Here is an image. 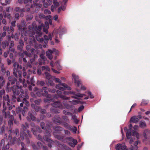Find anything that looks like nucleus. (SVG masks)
<instances>
[{"label":"nucleus","mask_w":150,"mask_h":150,"mask_svg":"<svg viewBox=\"0 0 150 150\" xmlns=\"http://www.w3.org/2000/svg\"><path fill=\"white\" fill-rule=\"evenodd\" d=\"M132 126L131 124H130L129 125V130L128 129L126 133V136L127 139H129L131 135L132 136H136L137 139L139 138V134L136 131H133V130H131Z\"/></svg>","instance_id":"obj_1"},{"label":"nucleus","mask_w":150,"mask_h":150,"mask_svg":"<svg viewBox=\"0 0 150 150\" xmlns=\"http://www.w3.org/2000/svg\"><path fill=\"white\" fill-rule=\"evenodd\" d=\"M144 136L145 139L143 140L144 142L146 144H148L150 142V131L148 129L144 130Z\"/></svg>","instance_id":"obj_2"},{"label":"nucleus","mask_w":150,"mask_h":150,"mask_svg":"<svg viewBox=\"0 0 150 150\" xmlns=\"http://www.w3.org/2000/svg\"><path fill=\"white\" fill-rule=\"evenodd\" d=\"M30 45H27L25 47L26 51H23V53L24 54L25 56L29 58H31L32 57V55L31 53L28 52L30 51V50L32 49Z\"/></svg>","instance_id":"obj_3"},{"label":"nucleus","mask_w":150,"mask_h":150,"mask_svg":"<svg viewBox=\"0 0 150 150\" xmlns=\"http://www.w3.org/2000/svg\"><path fill=\"white\" fill-rule=\"evenodd\" d=\"M141 118L142 116L139 115H138L137 116H134L131 118L130 122L137 123Z\"/></svg>","instance_id":"obj_4"},{"label":"nucleus","mask_w":150,"mask_h":150,"mask_svg":"<svg viewBox=\"0 0 150 150\" xmlns=\"http://www.w3.org/2000/svg\"><path fill=\"white\" fill-rule=\"evenodd\" d=\"M72 78L74 80V82L77 84L78 87H79L80 86H81V82L79 79V77L78 76H76L75 74H72Z\"/></svg>","instance_id":"obj_5"},{"label":"nucleus","mask_w":150,"mask_h":150,"mask_svg":"<svg viewBox=\"0 0 150 150\" xmlns=\"http://www.w3.org/2000/svg\"><path fill=\"white\" fill-rule=\"evenodd\" d=\"M53 107L60 108L61 109H63V106L62 104L61 101L60 100L55 101L54 103L52 104Z\"/></svg>","instance_id":"obj_6"},{"label":"nucleus","mask_w":150,"mask_h":150,"mask_svg":"<svg viewBox=\"0 0 150 150\" xmlns=\"http://www.w3.org/2000/svg\"><path fill=\"white\" fill-rule=\"evenodd\" d=\"M1 74L2 75H4L6 73L7 76L10 75V72L8 70L6 71V69L4 67V66L3 64H2L1 66V69L0 71Z\"/></svg>","instance_id":"obj_7"},{"label":"nucleus","mask_w":150,"mask_h":150,"mask_svg":"<svg viewBox=\"0 0 150 150\" xmlns=\"http://www.w3.org/2000/svg\"><path fill=\"white\" fill-rule=\"evenodd\" d=\"M18 42L19 44L17 47V50L19 51H22L24 45V42L22 39H20Z\"/></svg>","instance_id":"obj_8"},{"label":"nucleus","mask_w":150,"mask_h":150,"mask_svg":"<svg viewBox=\"0 0 150 150\" xmlns=\"http://www.w3.org/2000/svg\"><path fill=\"white\" fill-rule=\"evenodd\" d=\"M28 116L26 117L28 121L30 122L31 120L33 121L35 120L36 118L32 114V112L29 111L28 112Z\"/></svg>","instance_id":"obj_9"},{"label":"nucleus","mask_w":150,"mask_h":150,"mask_svg":"<svg viewBox=\"0 0 150 150\" xmlns=\"http://www.w3.org/2000/svg\"><path fill=\"white\" fill-rule=\"evenodd\" d=\"M55 50V49H53L52 50L49 49L46 52V56L49 59L51 60L52 59L53 56L52 54L54 52Z\"/></svg>","instance_id":"obj_10"},{"label":"nucleus","mask_w":150,"mask_h":150,"mask_svg":"<svg viewBox=\"0 0 150 150\" xmlns=\"http://www.w3.org/2000/svg\"><path fill=\"white\" fill-rule=\"evenodd\" d=\"M52 120L54 122L55 124L61 123V118L59 115H55L54 117L52 119Z\"/></svg>","instance_id":"obj_11"},{"label":"nucleus","mask_w":150,"mask_h":150,"mask_svg":"<svg viewBox=\"0 0 150 150\" xmlns=\"http://www.w3.org/2000/svg\"><path fill=\"white\" fill-rule=\"evenodd\" d=\"M127 146L125 145H122L121 144H118L116 146L117 150H127Z\"/></svg>","instance_id":"obj_12"},{"label":"nucleus","mask_w":150,"mask_h":150,"mask_svg":"<svg viewBox=\"0 0 150 150\" xmlns=\"http://www.w3.org/2000/svg\"><path fill=\"white\" fill-rule=\"evenodd\" d=\"M8 80L11 84L12 85L14 84L17 82V78L15 77L10 76H8Z\"/></svg>","instance_id":"obj_13"},{"label":"nucleus","mask_w":150,"mask_h":150,"mask_svg":"<svg viewBox=\"0 0 150 150\" xmlns=\"http://www.w3.org/2000/svg\"><path fill=\"white\" fill-rule=\"evenodd\" d=\"M43 75L45 76V78L48 80H49L51 79H53L54 76H52L49 73L45 72L44 74H43Z\"/></svg>","instance_id":"obj_14"},{"label":"nucleus","mask_w":150,"mask_h":150,"mask_svg":"<svg viewBox=\"0 0 150 150\" xmlns=\"http://www.w3.org/2000/svg\"><path fill=\"white\" fill-rule=\"evenodd\" d=\"M5 83V80L4 77L2 76H0V89L4 85Z\"/></svg>","instance_id":"obj_15"},{"label":"nucleus","mask_w":150,"mask_h":150,"mask_svg":"<svg viewBox=\"0 0 150 150\" xmlns=\"http://www.w3.org/2000/svg\"><path fill=\"white\" fill-rule=\"evenodd\" d=\"M21 127L23 130L25 131L27 130V129L29 128V125L27 122H25L24 124L21 125Z\"/></svg>","instance_id":"obj_16"},{"label":"nucleus","mask_w":150,"mask_h":150,"mask_svg":"<svg viewBox=\"0 0 150 150\" xmlns=\"http://www.w3.org/2000/svg\"><path fill=\"white\" fill-rule=\"evenodd\" d=\"M3 14L4 18H7L9 19H11L12 17L10 14L8 13H6V12L5 11H3Z\"/></svg>","instance_id":"obj_17"},{"label":"nucleus","mask_w":150,"mask_h":150,"mask_svg":"<svg viewBox=\"0 0 150 150\" xmlns=\"http://www.w3.org/2000/svg\"><path fill=\"white\" fill-rule=\"evenodd\" d=\"M25 95L21 94L19 95V97H20V98H23L25 97L26 98L28 99V90L27 89H25Z\"/></svg>","instance_id":"obj_18"},{"label":"nucleus","mask_w":150,"mask_h":150,"mask_svg":"<svg viewBox=\"0 0 150 150\" xmlns=\"http://www.w3.org/2000/svg\"><path fill=\"white\" fill-rule=\"evenodd\" d=\"M3 106L4 107V109H3L2 111V114L4 115L5 118H6L7 117V113L5 111L7 109V107L6 106H5V103L4 102Z\"/></svg>","instance_id":"obj_19"},{"label":"nucleus","mask_w":150,"mask_h":150,"mask_svg":"<svg viewBox=\"0 0 150 150\" xmlns=\"http://www.w3.org/2000/svg\"><path fill=\"white\" fill-rule=\"evenodd\" d=\"M139 127L142 128L144 129L146 127V125L145 122H140L139 123Z\"/></svg>","instance_id":"obj_20"},{"label":"nucleus","mask_w":150,"mask_h":150,"mask_svg":"<svg viewBox=\"0 0 150 150\" xmlns=\"http://www.w3.org/2000/svg\"><path fill=\"white\" fill-rule=\"evenodd\" d=\"M50 111L52 113L57 114V113H60V111L57 110L53 108H51L50 109Z\"/></svg>","instance_id":"obj_21"},{"label":"nucleus","mask_w":150,"mask_h":150,"mask_svg":"<svg viewBox=\"0 0 150 150\" xmlns=\"http://www.w3.org/2000/svg\"><path fill=\"white\" fill-rule=\"evenodd\" d=\"M138 144V143L137 142V140L136 141L134 144V147H133L132 146H131V147H130V150H134V149H135L136 150H137L138 149V147L137 146V145Z\"/></svg>","instance_id":"obj_22"},{"label":"nucleus","mask_w":150,"mask_h":150,"mask_svg":"<svg viewBox=\"0 0 150 150\" xmlns=\"http://www.w3.org/2000/svg\"><path fill=\"white\" fill-rule=\"evenodd\" d=\"M38 56L36 54H34L33 57L30 59V62L32 64L35 60V59L38 58Z\"/></svg>","instance_id":"obj_23"},{"label":"nucleus","mask_w":150,"mask_h":150,"mask_svg":"<svg viewBox=\"0 0 150 150\" xmlns=\"http://www.w3.org/2000/svg\"><path fill=\"white\" fill-rule=\"evenodd\" d=\"M2 48L4 49H5L6 46H8L9 45L8 42L7 41H3L2 43Z\"/></svg>","instance_id":"obj_24"},{"label":"nucleus","mask_w":150,"mask_h":150,"mask_svg":"<svg viewBox=\"0 0 150 150\" xmlns=\"http://www.w3.org/2000/svg\"><path fill=\"white\" fill-rule=\"evenodd\" d=\"M42 27V25H39L38 27L37 25L35 26L34 27V28L36 32L37 31L40 32L41 30Z\"/></svg>","instance_id":"obj_25"},{"label":"nucleus","mask_w":150,"mask_h":150,"mask_svg":"<svg viewBox=\"0 0 150 150\" xmlns=\"http://www.w3.org/2000/svg\"><path fill=\"white\" fill-rule=\"evenodd\" d=\"M30 52L33 55L35 52L36 54H39L40 52V51L38 50H35L34 48H32L30 50Z\"/></svg>","instance_id":"obj_26"},{"label":"nucleus","mask_w":150,"mask_h":150,"mask_svg":"<svg viewBox=\"0 0 150 150\" xmlns=\"http://www.w3.org/2000/svg\"><path fill=\"white\" fill-rule=\"evenodd\" d=\"M54 129L57 131H62L64 130L60 126H57L54 127Z\"/></svg>","instance_id":"obj_27"},{"label":"nucleus","mask_w":150,"mask_h":150,"mask_svg":"<svg viewBox=\"0 0 150 150\" xmlns=\"http://www.w3.org/2000/svg\"><path fill=\"white\" fill-rule=\"evenodd\" d=\"M22 102L27 106H28L30 105L29 102L25 98H23L22 100Z\"/></svg>","instance_id":"obj_28"},{"label":"nucleus","mask_w":150,"mask_h":150,"mask_svg":"<svg viewBox=\"0 0 150 150\" xmlns=\"http://www.w3.org/2000/svg\"><path fill=\"white\" fill-rule=\"evenodd\" d=\"M37 84L41 86H43L45 85V83L43 81H38Z\"/></svg>","instance_id":"obj_29"},{"label":"nucleus","mask_w":150,"mask_h":150,"mask_svg":"<svg viewBox=\"0 0 150 150\" xmlns=\"http://www.w3.org/2000/svg\"><path fill=\"white\" fill-rule=\"evenodd\" d=\"M18 69L17 67H14L13 69V74L17 78H18V75L17 74V73L18 72Z\"/></svg>","instance_id":"obj_30"},{"label":"nucleus","mask_w":150,"mask_h":150,"mask_svg":"<svg viewBox=\"0 0 150 150\" xmlns=\"http://www.w3.org/2000/svg\"><path fill=\"white\" fill-rule=\"evenodd\" d=\"M54 4L53 8H56L59 6V3L58 2L56 1H53Z\"/></svg>","instance_id":"obj_31"},{"label":"nucleus","mask_w":150,"mask_h":150,"mask_svg":"<svg viewBox=\"0 0 150 150\" xmlns=\"http://www.w3.org/2000/svg\"><path fill=\"white\" fill-rule=\"evenodd\" d=\"M21 150H29L28 149L26 148L25 145L23 142H21Z\"/></svg>","instance_id":"obj_32"},{"label":"nucleus","mask_w":150,"mask_h":150,"mask_svg":"<svg viewBox=\"0 0 150 150\" xmlns=\"http://www.w3.org/2000/svg\"><path fill=\"white\" fill-rule=\"evenodd\" d=\"M11 3V0H5V3L1 2V4L3 6H6L7 4H9Z\"/></svg>","instance_id":"obj_33"},{"label":"nucleus","mask_w":150,"mask_h":150,"mask_svg":"<svg viewBox=\"0 0 150 150\" xmlns=\"http://www.w3.org/2000/svg\"><path fill=\"white\" fill-rule=\"evenodd\" d=\"M61 85L62 86L64 87V88H67L68 90H71V88L70 87L68 86L66 84L64 83H62Z\"/></svg>","instance_id":"obj_34"},{"label":"nucleus","mask_w":150,"mask_h":150,"mask_svg":"<svg viewBox=\"0 0 150 150\" xmlns=\"http://www.w3.org/2000/svg\"><path fill=\"white\" fill-rule=\"evenodd\" d=\"M13 94L16 95H18L20 93L19 91L16 89L14 90V89H13Z\"/></svg>","instance_id":"obj_35"},{"label":"nucleus","mask_w":150,"mask_h":150,"mask_svg":"<svg viewBox=\"0 0 150 150\" xmlns=\"http://www.w3.org/2000/svg\"><path fill=\"white\" fill-rule=\"evenodd\" d=\"M54 65H56L58 69H60L61 68V67L60 65L59 62L58 61H57L55 62L54 63Z\"/></svg>","instance_id":"obj_36"},{"label":"nucleus","mask_w":150,"mask_h":150,"mask_svg":"<svg viewBox=\"0 0 150 150\" xmlns=\"http://www.w3.org/2000/svg\"><path fill=\"white\" fill-rule=\"evenodd\" d=\"M40 37L35 36L36 40L41 42H42L44 41V39L43 38H40Z\"/></svg>","instance_id":"obj_37"},{"label":"nucleus","mask_w":150,"mask_h":150,"mask_svg":"<svg viewBox=\"0 0 150 150\" xmlns=\"http://www.w3.org/2000/svg\"><path fill=\"white\" fill-rule=\"evenodd\" d=\"M43 138L44 140H45L46 141L50 142H51L52 141L49 138L47 137V135H45L43 137Z\"/></svg>","instance_id":"obj_38"},{"label":"nucleus","mask_w":150,"mask_h":150,"mask_svg":"<svg viewBox=\"0 0 150 150\" xmlns=\"http://www.w3.org/2000/svg\"><path fill=\"white\" fill-rule=\"evenodd\" d=\"M9 148V145L8 143L5 146H3L2 150H8Z\"/></svg>","instance_id":"obj_39"},{"label":"nucleus","mask_w":150,"mask_h":150,"mask_svg":"<svg viewBox=\"0 0 150 150\" xmlns=\"http://www.w3.org/2000/svg\"><path fill=\"white\" fill-rule=\"evenodd\" d=\"M59 97L63 100H69L70 99L69 97H66L65 96H64L62 95H59Z\"/></svg>","instance_id":"obj_40"},{"label":"nucleus","mask_w":150,"mask_h":150,"mask_svg":"<svg viewBox=\"0 0 150 150\" xmlns=\"http://www.w3.org/2000/svg\"><path fill=\"white\" fill-rule=\"evenodd\" d=\"M33 16L31 15H29L27 16L26 19V21H28L32 19Z\"/></svg>","instance_id":"obj_41"},{"label":"nucleus","mask_w":150,"mask_h":150,"mask_svg":"<svg viewBox=\"0 0 150 150\" xmlns=\"http://www.w3.org/2000/svg\"><path fill=\"white\" fill-rule=\"evenodd\" d=\"M14 31V29L13 28L12 26H10L8 28V32L9 34H10L11 32L13 33Z\"/></svg>","instance_id":"obj_42"},{"label":"nucleus","mask_w":150,"mask_h":150,"mask_svg":"<svg viewBox=\"0 0 150 150\" xmlns=\"http://www.w3.org/2000/svg\"><path fill=\"white\" fill-rule=\"evenodd\" d=\"M15 49L13 48V47H9V50L8 51H9V52L11 51L17 54V52L16 51L15 52Z\"/></svg>","instance_id":"obj_43"},{"label":"nucleus","mask_w":150,"mask_h":150,"mask_svg":"<svg viewBox=\"0 0 150 150\" xmlns=\"http://www.w3.org/2000/svg\"><path fill=\"white\" fill-rule=\"evenodd\" d=\"M13 89H14L13 86H12L11 87H9V86H6V91L7 92H10L11 90L13 91Z\"/></svg>","instance_id":"obj_44"},{"label":"nucleus","mask_w":150,"mask_h":150,"mask_svg":"<svg viewBox=\"0 0 150 150\" xmlns=\"http://www.w3.org/2000/svg\"><path fill=\"white\" fill-rule=\"evenodd\" d=\"M9 57L12 59V62H14L15 59L13 58V54L12 53H10L9 54Z\"/></svg>","instance_id":"obj_45"},{"label":"nucleus","mask_w":150,"mask_h":150,"mask_svg":"<svg viewBox=\"0 0 150 150\" xmlns=\"http://www.w3.org/2000/svg\"><path fill=\"white\" fill-rule=\"evenodd\" d=\"M40 57L44 62L47 60V58L45 57L43 54H40Z\"/></svg>","instance_id":"obj_46"},{"label":"nucleus","mask_w":150,"mask_h":150,"mask_svg":"<svg viewBox=\"0 0 150 150\" xmlns=\"http://www.w3.org/2000/svg\"><path fill=\"white\" fill-rule=\"evenodd\" d=\"M63 113L65 115H71V114L70 112H68L66 110H64L63 111Z\"/></svg>","instance_id":"obj_47"},{"label":"nucleus","mask_w":150,"mask_h":150,"mask_svg":"<svg viewBox=\"0 0 150 150\" xmlns=\"http://www.w3.org/2000/svg\"><path fill=\"white\" fill-rule=\"evenodd\" d=\"M53 79H55V81L56 82L59 83H60L61 84L62 83L61 81L59 79L57 78H56L54 76L53 78Z\"/></svg>","instance_id":"obj_48"},{"label":"nucleus","mask_w":150,"mask_h":150,"mask_svg":"<svg viewBox=\"0 0 150 150\" xmlns=\"http://www.w3.org/2000/svg\"><path fill=\"white\" fill-rule=\"evenodd\" d=\"M48 83L50 85V86H53L54 85V83L53 82V81H51V80H48Z\"/></svg>","instance_id":"obj_49"},{"label":"nucleus","mask_w":150,"mask_h":150,"mask_svg":"<svg viewBox=\"0 0 150 150\" xmlns=\"http://www.w3.org/2000/svg\"><path fill=\"white\" fill-rule=\"evenodd\" d=\"M36 34L37 35L35 36L41 37L42 35V33L40 32H39L38 31H36Z\"/></svg>","instance_id":"obj_50"},{"label":"nucleus","mask_w":150,"mask_h":150,"mask_svg":"<svg viewBox=\"0 0 150 150\" xmlns=\"http://www.w3.org/2000/svg\"><path fill=\"white\" fill-rule=\"evenodd\" d=\"M5 140L4 139H2L0 142V145L1 146H5Z\"/></svg>","instance_id":"obj_51"},{"label":"nucleus","mask_w":150,"mask_h":150,"mask_svg":"<svg viewBox=\"0 0 150 150\" xmlns=\"http://www.w3.org/2000/svg\"><path fill=\"white\" fill-rule=\"evenodd\" d=\"M62 119L66 122H68L69 120L68 119V117L66 116H63L62 117Z\"/></svg>","instance_id":"obj_52"},{"label":"nucleus","mask_w":150,"mask_h":150,"mask_svg":"<svg viewBox=\"0 0 150 150\" xmlns=\"http://www.w3.org/2000/svg\"><path fill=\"white\" fill-rule=\"evenodd\" d=\"M44 13L45 14H50L51 13V12L48 9H46L44 11Z\"/></svg>","instance_id":"obj_53"},{"label":"nucleus","mask_w":150,"mask_h":150,"mask_svg":"<svg viewBox=\"0 0 150 150\" xmlns=\"http://www.w3.org/2000/svg\"><path fill=\"white\" fill-rule=\"evenodd\" d=\"M23 50L22 51H19L18 53L19 56H21L22 58L24 57V54H25L23 53Z\"/></svg>","instance_id":"obj_54"},{"label":"nucleus","mask_w":150,"mask_h":150,"mask_svg":"<svg viewBox=\"0 0 150 150\" xmlns=\"http://www.w3.org/2000/svg\"><path fill=\"white\" fill-rule=\"evenodd\" d=\"M36 129L37 131L38 132L40 133H41L42 132V130H41L39 127L37 126H36Z\"/></svg>","instance_id":"obj_55"},{"label":"nucleus","mask_w":150,"mask_h":150,"mask_svg":"<svg viewBox=\"0 0 150 150\" xmlns=\"http://www.w3.org/2000/svg\"><path fill=\"white\" fill-rule=\"evenodd\" d=\"M41 109V108L39 106H36L35 108V110L36 112H38Z\"/></svg>","instance_id":"obj_56"},{"label":"nucleus","mask_w":150,"mask_h":150,"mask_svg":"<svg viewBox=\"0 0 150 150\" xmlns=\"http://www.w3.org/2000/svg\"><path fill=\"white\" fill-rule=\"evenodd\" d=\"M25 10V9L24 8L20 9L19 13H21V16L23 17V15L22 14L24 12Z\"/></svg>","instance_id":"obj_57"},{"label":"nucleus","mask_w":150,"mask_h":150,"mask_svg":"<svg viewBox=\"0 0 150 150\" xmlns=\"http://www.w3.org/2000/svg\"><path fill=\"white\" fill-rule=\"evenodd\" d=\"M22 109L19 107L17 108L16 109V112L17 113L19 114L21 111Z\"/></svg>","instance_id":"obj_58"},{"label":"nucleus","mask_w":150,"mask_h":150,"mask_svg":"<svg viewBox=\"0 0 150 150\" xmlns=\"http://www.w3.org/2000/svg\"><path fill=\"white\" fill-rule=\"evenodd\" d=\"M31 131L34 135H37V131L34 130L33 128H31Z\"/></svg>","instance_id":"obj_59"},{"label":"nucleus","mask_w":150,"mask_h":150,"mask_svg":"<svg viewBox=\"0 0 150 150\" xmlns=\"http://www.w3.org/2000/svg\"><path fill=\"white\" fill-rule=\"evenodd\" d=\"M58 139L61 140L62 142H64L65 141L64 137L60 135L59 136Z\"/></svg>","instance_id":"obj_60"},{"label":"nucleus","mask_w":150,"mask_h":150,"mask_svg":"<svg viewBox=\"0 0 150 150\" xmlns=\"http://www.w3.org/2000/svg\"><path fill=\"white\" fill-rule=\"evenodd\" d=\"M48 94V92L46 91H44V93H42V96H46Z\"/></svg>","instance_id":"obj_61"},{"label":"nucleus","mask_w":150,"mask_h":150,"mask_svg":"<svg viewBox=\"0 0 150 150\" xmlns=\"http://www.w3.org/2000/svg\"><path fill=\"white\" fill-rule=\"evenodd\" d=\"M41 102V100H35L34 101V103L37 105H39Z\"/></svg>","instance_id":"obj_62"},{"label":"nucleus","mask_w":150,"mask_h":150,"mask_svg":"<svg viewBox=\"0 0 150 150\" xmlns=\"http://www.w3.org/2000/svg\"><path fill=\"white\" fill-rule=\"evenodd\" d=\"M53 134L54 136V137L57 139H58L60 135L57 134V133L56 132H53Z\"/></svg>","instance_id":"obj_63"},{"label":"nucleus","mask_w":150,"mask_h":150,"mask_svg":"<svg viewBox=\"0 0 150 150\" xmlns=\"http://www.w3.org/2000/svg\"><path fill=\"white\" fill-rule=\"evenodd\" d=\"M45 125V124L44 122H41L40 124V126L41 128L42 129H44V127Z\"/></svg>","instance_id":"obj_64"}]
</instances>
